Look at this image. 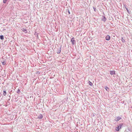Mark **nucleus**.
<instances>
[{"label":"nucleus","mask_w":132,"mask_h":132,"mask_svg":"<svg viewBox=\"0 0 132 132\" xmlns=\"http://www.w3.org/2000/svg\"><path fill=\"white\" fill-rule=\"evenodd\" d=\"M122 125H120L119 126H118L116 128V130L117 131H119V129L121 128Z\"/></svg>","instance_id":"1"},{"label":"nucleus","mask_w":132,"mask_h":132,"mask_svg":"<svg viewBox=\"0 0 132 132\" xmlns=\"http://www.w3.org/2000/svg\"><path fill=\"white\" fill-rule=\"evenodd\" d=\"M74 38L73 37L71 39V41L72 42V44L73 45L75 43V40H74Z\"/></svg>","instance_id":"2"},{"label":"nucleus","mask_w":132,"mask_h":132,"mask_svg":"<svg viewBox=\"0 0 132 132\" xmlns=\"http://www.w3.org/2000/svg\"><path fill=\"white\" fill-rule=\"evenodd\" d=\"M105 38L106 40H109L110 39V37L109 35H107L105 37Z\"/></svg>","instance_id":"3"},{"label":"nucleus","mask_w":132,"mask_h":132,"mask_svg":"<svg viewBox=\"0 0 132 132\" xmlns=\"http://www.w3.org/2000/svg\"><path fill=\"white\" fill-rule=\"evenodd\" d=\"M121 118L119 117H116L115 120L116 121H118L121 119Z\"/></svg>","instance_id":"4"},{"label":"nucleus","mask_w":132,"mask_h":132,"mask_svg":"<svg viewBox=\"0 0 132 132\" xmlns=\"http://www.w3.org/2000/svg\"><path fill=\"white\" fill-rule=\"evenodd\" d=\"M110 74L111 75H113L115 74V72L114 71H110Z\"/></svg>","instance_id":"5"},{"label":"nucleus","mask_w":132,"mask_h":132,"mask_svg":"<svg viewBox=\"0 0 132 132\" xmlns=\"http://www.w3.org/2000/svg\"><path fill=\"white\" fill-rule=\"evenodd\" d=\"M61 50V48H59V49H57V53L59 54L60 53Z\"/></svg>","instance_id":"6"},{"label":"nucleus","mask_w":132,"mask_h":132,"mask_svg":"<svg viewBox=\"0 0 132 132\" xmlns=\"http://www.w3.org/2000/svg\"><path fill=\"white\" fill-rule=\"evenodd\" d=\"M43 115L41 114L39 115L38 116V118L39 119H40L42 118H43Z\"/></svg>","instance_id":"7"},{"label":"nucleus","mask_w":132,"mask_h":132,"mask_svg":"<svg viewBox=\"0 0 132 132\" xmlns=\"http://www.w3.org/2000/svg\"><path fill=\"white\" fill-rule=\"evenodd\" d=\"M3 95L4 96H6V90H3Z\"/></svg>","instance_id":"8"},{"label":"nucleus","mask_w":132,"mask_h":132,"mask_svg":"<svg viewBox=\"0 0 132 132\" xmlns=\"http://www.w3.org/2000/svg\"><path fill=\"white\" fill-rule=\"evenodd\" d=\"M106 19L105 18V16H103V18L102 20L104 22H105L106 21Z\"/></svg>","instance_id":"9"},{"label":"nucleus","mask_w":132,"mask_h":132,"mask_svg":"<svg viewBox=\"0 0 132 132\" xmlns=\"http://www.w3.org/2000/svg\"><path fill=\"white\" fill-rule=\"evenodd\" d=\"M0 38L2 40H3L4 39V36L3 35H1L0 36Z\"/></svg>","instance_id":"10"},{"label":"nucleus","mask_w":132,"mask_h":132,"mask_svg":"<svg viewBox=\"0 0 132 132\" xmlns=\"http://www.w3.org/2000/svg\"><path fill=\"white\" fill-rule=\"evenodd\" d=\"M23 31L25 33L27 32V31L26 29H23Z\"/></svg>","instance_id":"11"},{"label":"nucleus","mask_w":132,"mask_h":132,"mask_svg":"<svg viewBox=\"0 0 132 132\" xmlns=\"http://www.w3.org/2000/svg\"><path fill=\"white\" fill-rule=\"evenodd\" d=\"M2 64L3 65H5L6 64V62L5 61H4L2 62Z\"/></svg>","instance_id":"12"},{"label":"nucleus","mask_w":132,"mask_h":132,"mask_svg":"<svg viewBox=\"0 0 132 132\" xmlns=\"http://www.w3.org/2000/svg\"><path fill=\"white\" fill-rule=\"evenodd\" d=\"M7 0H3V3H6L7 1Z\"/></svg>","instance_id":"13"},{"label":"nucleus","mask_w":132,"mask_h":132,"mask_svg":"<svg viewBox=\"0 0 132 132\" xmlns=\"http://www.w3.org/2000/svg\"><path fill=\"white\" fill-rule=\"evenodd\" d=\"M89 84L90 85H91V86H92V85H93V84L92 83V82H90V81H89Z\"/></svg>","instance_id":"14"},{"label":"nucleus","mask_w":132,"mask_h":132,"mask_svg":"<svg viewBox=\"0 0 132 132\" xmlns=\"http://www.w3.org/2000/svg\"><path fill=\"white\" fill-rule=\"evenodd\" d=\"M93 9H94V11H95L96 12V8H95L93 7Z\"/></svg>","instance_id":"15"},{"label":"nucleus","mask_w":132,"mask_h":132,"mask_svg":"<svg viewBox=\"0 0 132 132\" xmlns=\"http://www.w3.org/2000/svg\"><path fill=\"white\" fill-rule=\"evenodd\" d=\"M108 89H109V88L107 87H106V90H107Z\"/></svg>","instance_id":"16"},{"label":"nucleus","mask_w":132,"mask_h":132,"mask_svg":"<svg viewBox=\"0 0 132 132\" xmlns=\"http://www.w3.org/2000/svg\"><path fill=\"white\" fill-rule=\"evenodd\" d=\"M126 10H127V12H128L129 10H128V9L127 8H126Z\"/></svg>","instance_id":"17"},{"label":"nucleus","mask_w":132,"mask_h":132,"mask_svg":"<svg viewBox=\"0 0 132 132\" xmlns=\"http://www.w3.org/2000/svg\"><path fill=\"white\" fill-rule=\"evenodd\" d=\"M68 13H69V14H70V12L69 11V10H68Z\"/></svg>","instance_id":"18"}]
</instances>
